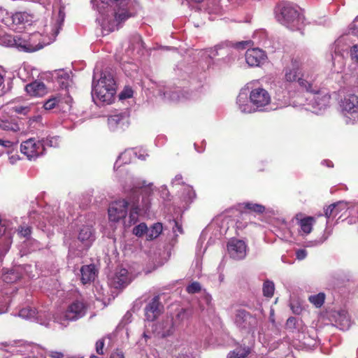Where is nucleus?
<instances>
[{"mask_svg": "<svg viewBox=\"0 0 358 358\" xmlns=\"http://www.w3.org/2000/svg\"><path fill=\"white\" fill-rule=\"evenodd\" d=\"M234 323L236 327L247 332L254 331L258 325L257 317L251 315L249 312L239 309L235 315Z\"/></svg>", "mask_w": 358, "mask_h": 358, "instance_id": "obj_14", "label": "nucleus"}, {"mask_svg": "<svg viewBox=\"0 0 358 358\" xmlns=\"http://www.w3.org/2000/svg\"><path fill=\"white\" fill-rule=\"evenodd\" d=\"M5 93V85L3 76L0 73V96Z\"/></svg>", "mask_w": 358, "mask_h": 358, "instance_id": "obj_62", "label": "nucleus"}, {"mask_svg": "<svg viewBox=\"0 0 358 358\" xmlns=\"http://www.w3.org/2000/svg\"><path fill=\"white\" fill-rule=\"evenodd\" d=\"M12 14L8 12L5 8L0 7V22L7 27H11Z\"/></svg>", "mask_w": 358, "mask_h": 358, "instance_id": "obj_44", "label": "nucleus"}, {"mask_svg": "<svg viewBox=\"0 0 358 358\" xmlns=\"http://www.w3.org/2000/svg\"><path fill=\"white\" fill-rule=\"evenodd\" d=\"M97 270L94 264L84 265L80 268L81 282L87 284L93 282L97 275Z\"/></svg>", "mask_w": 358, "mask_h": 358, "instance_id": "obj_24", "label": "nucleus"}, {"mask_svg": "<svg viewBox=\"0 0 358 358\" xmlns=\"http://www.w3.org/2000/svg\"><path fill=\"white\" fill-rule=\"evenodd\" d=\"M58 103L57 97H52L48 99L43 104V107L45 110H49L54 108Z\"/></svg>", "mask_w": 358, "mask_h": 358, "instance_id": "obj_51", "label": "nucleus"}, {"mask_svg": "<svg viewBox=\"0 0 358 358\" xmlns=\"http://www.w3.org/2000/svg\"><path fill=\"white\" fill-rule=\"evenodd\" d=\"M262 290L265 296L268 298L272 297L275 290V285L273 282L268 280L264 281Z\"/></svg>", "mask_w": 358, "mask_h": 358, "instance_id": "obj_42", "label": "nucleus"}, {"mask_svg": "<svg viewBox=\"0 0 358 358\" xmlns=\"http://www.w3.org/2000/svg\"><path fill=\"white\" fill-rule=\"evenodd\" d=\"M52 78L61 89H66L69 85L70 76L64 69L55 71Z\"/></svg>", "mask_w": 358, "mask_h": 358, "instance_id": "obj_27", "label": "nucleus"}, {"mask_svg": "<svg viewBox=\"0 0 358 358\" xmlns=\"http://www.w3.org/2000/svg\"><path fill=\"white\" fill-rule=\"evenodd\" d=\"M251 41H243L237 43L225 41L220 42L213 47L206 48L201 51V57H207L210 62L220 69L230 68L238 59L239 50L251 47Z\"/></svg>", "mask_w": 358, "mask_h": 358, "instance_id": "obj_3", "label": "nucleus"}, {"mask_svg": "<svg viewBox=\"0 0 358 358\" xmlns=\"http://www.w3.org/2000/svg\"><path fill=\"white\" fill-rule=\"evenodd\" d=\"M44 213L45 214L43 215H38L36 212H33L29 214L30 222L43 231L45 230L44 228L46 227V223L45 221H41V217L52 226L61 224L64 221V215H62L60 213L57 211V208L56 209V211L52 210L50 212V207H48Z\"/></svg>", "mask_w": 358, "mask_h": 358, "instance_id": "obj_11", "label": "nucleus"}, {"mask_svg": "<svg viewBox=\"0 0 358 358\" xmlns=\"http://www.w3.org/2000/svg\"><path fill=\"white\" fill-rule=\"evenodd\" d=\"M32 16L27 12H16L12 14L11 17V27L13 25H20L28 23L29 24L32 22Z\"/></svg>", "mask_w": 358, "mask_h": 358, "instance_id": "obj_31", "label": "nucleus"}, {"mask_svg": "<svg viewBox=\"0 0 358 358\" xmlns=\"http://www.w3.org/2000/svg\"><path fill=\"white\" fill-rule=\"evenodd\" d=\"M162 305L159 301V296H155L145 308V315L148 321L155 320L161 313Z\"/></svg>", "mask_w": 358, "mask_h": 358, "instance_id": "obj_21", "label": "nucleus"}, {"mask_svg": "<svg viewBox=\"0 0 358 358\" xmlns=\"http://www.w3.org/2000/svg\"><path fill=\"white\" fill-rule=\"evenodd\" d=\"M78 239L85 246L89 247L95 239L92 224L83 225L79 230Z\"/></svg>", "mask_w": 358, "mask_h": 358, "instance_id": "obj_23", "label": "nucleus"}, {"mask_svg": "<svg viewBox=\"0 0 358 358\" xmlns=\"http://www.w3.org/2000/svg\"><path fill=\"white\" fill-rule=\"evenodd\" d=\"M20 151L28 159H36L44 154V144H43L41 139L37 140L31 138L21 143Z\"/></svg>", "mask_w": 358, "mask_h": 358, "instance_id": "obj_13", "label": "nucleus"}, {"mask_svg": "<svg viewBox=\"0 0 358 358\" xmlns=\"http://www.w3.org/2000/svg\"><path fill=\"white\" fill-rule=\"evenodd\" d=\"M315 219L313 217H306L301 219L299 222L301 231L306 235L309 234L312 231Z\"/></svg>", "mask_w": 358, "mask_h": 358, "instance_id": "obj_37", "label": "nucleus"}, {"mask_svg": "<svg viewBox=\"0 0 358 358\" xmlns=\"http://www.w3.org/2000/svg\"><path fill=\"white\" fill-rule=\"evenodd\" d=\"M130 124V112L124 109L108 116V125L112 131H123Z\"/></svg>", "mask_w": 358, "mask_h": 358, "instance_id": "obj_15", "label": "nucleus"}, {"mask_svg": "<svg viewBox=\"0 0 358 358\" xmlns=\"http://www.w3.org/2000/svg\"><path fill=\"white\" fill-rule=\"evenodd\" d=\"M98 75L94 72L92 83V98L95 104L109 105L115 99L116 83L113 76L108 71Z\"/></svg>", "mask_w": 358, "mask_h": 358, "instance_id": "obj_5", "label": "nucleus"}, {"mask_svg": "<svg viewBox=\"0 0 358 358\" xmlns=\"http://www.w3.org/2000/svg\"><path fill=\"white\" fill-rule=\"evenodd\" d=\"M0 129L6 131H17L20 127L14 119L2 117L0 119Z\"/></svg>", "mask_w": 358, "mask_h": 358, "instance_id": "obj_34", "label": "nucleus"}, {"mask_svg": "<svg viewBox=\"0 0 358 358\" xmlns=\"http://www.w3.org/2000/svg\"><path fill=\"white\" fill-rule=\"evenodd\" d=\"M110 358H124V355L122 352H114L112 353Z\"/></svg>", "mask_w": 358, "mask_h": 358, "instance_id": "obj_64", "label": "nucleus"}, {"mask_svg": "<svg viewBox=\"0 0 358 358\" xmlns=\"http://www.w3.org/2000/svg\"><path fill=\"white\" fill-rule=\"evenodd\" d=\"M201 285L197 282H193L186 287V291L189 294L197 293L201 290Z\"/></svg>", "mask_w": 358, "mask_h": 358, "instance_id": "obj_50", "label": "nucleus"}, {"mask_svg": "<svg viewBox=\"0 0 358 358\" xmlns=\"http://www.w3.org/2000/svg\"><path fill=\"white\" fill-rule=\"evenodd\" d=\"M20 159L18 155H13L9 157V162L11 164H15Z\"/></svg>", "mask_w": 358, "mask_h": 358, "instance_id": "obj_63", "label": "nucleus"}, {"mask_svg": "<svg viewBox=\"0 0 358 358\" xmlns=\"http://www.w3.org/2000/svg\"><path fill=\"white\" fill-rule=\"evenodd\" d=\"M132 278L128 271L124 268H118L115 274L109 278V285L115 289H120L128 285Z\"/></svg>", "mask_w": 358, "mask_h": 358, "instance_id": "obj_19", "label": "nucleus"}, {"mask_svg": "<svg viewBox=\"0 0 358 358\" xmlns=\"http://www.w3.org/2000/svg\"><path fill=\"white\" fill-rule=\"evenodd\" d=\"M266 59L265 52L259 48L248 49L245 52V61L250 66H259Z\"/></svg>", "mask_w": 358, "mask_h": 358, "instance_id": "obj_20", "label": "nucleus"}, {"mask_svg": "<svg viewBox=\"0 0 358 358\" xmlns=\"http://www.w3.org/2000/svg\"><path fill=\"white\" fill-rule=\"evenodd\" d=\"M11 110L17 114L26 115L29 111V107L27 106H15L11 108Z\"/></svg>", "mask_w": 358, "mask_h": 358, "instance_id": "obj_52", "label": "nucleus"}, {"mask_svg": "<svg viewBox=\"0 0 358 358\" xmlns=\"http://www.w3.org/2000/svg\"><path fill=\"white\" fill-rule=\"evenodd\" d=\"M187 319V313L185 310H180L175 318L174 322H176V327L179 326L184 320Z\"/></svg>", "mask_w": 358, "mask_h": 358, "instance_id": "obj_48", "label": "nucleus"}, {"mask_svg": "<svg viewBox=\"0 0 358 358\" xmlns=\"http://www.w3.org/2000/svg\"><path fill=\"white\" fill-rule=\"evenodd\" d=\"M350 29L352 30V34L358 36V17H357L351 24Z\"/></svg>", "mask_w": 358, "mask_h": 358, "instance_id": "obj_61", "label": "nucleus"}, {"mask_svg": "<svg viewBox=\"0 0 358 358\" xmlns=\"http://www.w3.org/2000/svg\"><path fill=\"white\" fill-rule=\"evenodd\" d=\"M242 89L237 96L236 103L241 113H252L262 111L271 103V95L263 87Z\"/></svg>", "mask_w": 358, "mask_h": 358, "instance_id": "obj_4", "label": "nucleus"}, {"mask_svg": "<svg viewBox=\"0 0 358 358\" xmlns=\"http://www.w3.org/2000/svg\"><path fill=\"white\" fill-rule=\"evenodd\" d=\"M96 5L99 16L96 21L101 25L103 31L106 34L118 29V25L129 18L131 15L128 11L129 0H99ZM92 6L95 7L97 0H91Z\"/></svg>", "mask_w": 358, "mask_h": 358, "instance_id": "obj_2", "label": "nucleus"}, {"mask_svg": "<svg viewBox=\"0 0 358 358\" xmlns=\"http://www.w3.org/2000/svg\"><path fill=\"white\" fill-rule=\"evenodd\" d=\"M328 238V236L323 235L319 239H316L315 241H309L307 243L306 246L308 247H314L317 246L323 243Z\"/></svg>", "mask_w": 358, "mask_h": 358, "instance_id": "obj_54", "label": "nucleus"}, {"mask_svg": "<svg viewBox=\"0 0 358 358\" xmlns=\"http://www.w3.org/2000/svg\"><path fill=\"white\" fill-rule=\"evenodd\" d=\"M171 184L173 187L177 185L183 186L182 196L187 201H192L195 196V192L193 188L189 185H185L184 182L182 181V177L181 175H176L174 179H173Z\"/></svg>", "mask_w": 358, "mask_h": 358, "instance_id": "obj_25", "label": "nucleus"}, {"mask_svg": "<svg viewBox=\"0 0 358 358\" xmlns=\"http://www.w3.org/2000/svg\"><path fill=\"white\" fill-rule=\"evenodd\" d=\"M47 355L51 358H64V355L62 352L50 350L47 352Z\"/></svg>", "mask_w": 358, "mask_h": 358, "instance_id": "obj_58", "label": "nucleus"}, {"mask_svg": "<svg viewBox=\"0 0 358 358\" xmlns=\"http://www.w3.org/2000/svg\"><path fill=\"white\" fill-rule=\"evenodd\" d=\"M104 340L99 339L96 343V351L99 355H103Z\"/></svg>", "mask_w": 358, "mask_h": 358, "instance_id": "obj_57", "label": "nucleus"}, {"mask_svg": "<svg viewBox=\"0 0 358 358\" xmlns=\"http://www.w3.org/2000/svg\"><path fill=\"white\" fill-rule=\"evenodd\" d=\"M176 328V322L173 317H166L165 319L155 324L154 329L156 335L161 338H166L172 335Z\"/></svg>", "mask_w": 358, "mask_h": 358, "instance_id": "obj_18", "label": "nucleus"}, {"mask_svg": "<svg viewBox=\"0 0 358 358\" xmlns=\"http://www.w3.org/2000/svg\"><path fill=\"white\" fill-rule=\"evenodd\" d=\"M299 85L307 92L310 93L308 98L309 99L308 106L313 113H319L329 106L330 95L325 92L319 91L317 87L314 85L313 80H308L305 78V75L299 79Z\"/></svg>", "mask_w": 358, "mask_h": 358, "instance_id": "obj_8", "label": "nucleus"}, {"mask_svg": "<svg viewBox=\"0 0 358 358\" xmlns=\"http://www.w3.org/2000/svg\"><path fill=\"white\" fill-rule=\"evenodd\" d=\"M22 278V268L14 266L2 275L3 280L6 283H13Z\"/></svg>", "mask_w": 358, "mask_h": 358, "instance_id": "obj_29", "label": "nucleus"}, {"mask_svg": "<svg viewBox=\"0 0 358 358\" xmlns=\"http://www.w3.org/2000/svg\"><path fill=\"white\" fill-rule=\"evenodd\" d=\"M275 14L277 21L292 31L300 30L304 22L299 8L289 2L278 4Z\"/></svg>", "mask_w": 358, "mask_h": 358, "instance_id": "obj_7", "label": "nucleus"}, {"mask_svg": "<svg viewBox=\"0 0 358 358\" xmlns=\"http://www.w3.org/2000/svg\"><path fill=\"white\" fill-rule=\"evenodd\" d=\"M18 315L23 319L36 322L41 324L48 325V324L42 322L41 313L37 312L35 308L29 306L21 308Z\"/></svg>", "mask_w": 358, "mask_h": 358, "instance_id": "obj_22", "label": "nucleus"}, {"mask_svg": "<svg viewBox=\"0 0 358 358\" xmlns=\"http://www.w3.org/2000/svg\"><path fill=\"white\" fill-rule=\"evenodd\" d=\"M227 250L230 257L234 259H243L246 256L247 245L242 240L233 238L227 244Z\"/></svg>", "mask_w": 358, "mask_h": 358, "instance_id": "obj_17", "label": "nucleus"}, {"mask_svg": "<svg viewBox=\"0 0 358 358\" xmlns=\"http://www.w3.org/2000/svg\"><path fill=\"white\" fill-rule=\"evenodd\" d=\"M350 57L352 61L358 64V45H355L351 48Z\"/></svg>", "mask_w": 358, "mask_h": 358, "instance_id": "obj_56", "label": "nucleus"}, {"mask_svg": "<svg viewBox=\"0 0 358 358\" xmlns=\"http://www.w3.org/2000/svg\"><path fill=\"white\" fill-rule=\"evenodd\" d=\"M347 208V203L338 201L329 205L324 211L325 217L329 220L336 217L341 210Z\"/></svg>", "mask_w": 358, "mask_h": 358, "instance_id": "obj_30", "label": "nucleus"}, {"mask_svg": "<svg viewBox=\"0 0 358 358\" xmlns=\"http://www.w3.org/2000/svg\"><path fill=\"white\" fill-rule=\"evenodd\" d=\"M17 267L22 268V277L24 275L27 276L29 278L35 277V274L33 273V266L31 265H18Z\"/></svg>", "mask_w": 358, "mask_h": 358, "instance_id": "obj_47", "label": "nucleus"}, {"mask_svg": "<svg viewBox=\"0 0 358 358\" xmlns=\"http://www.w3.org/2000/svg\"><path fill=\"white\" fill-rule=\"evenodd\" d=\"M152 186V183L142 180L131 189H126L125 191L128 192V200H117L110 203L108 210L109 220L118 222L124 219L123 222L125 228L136 224L140 212L146 211L150 207L148 193L143 187L150 188Z\"/></svg>", "mask_w": 358, "mask_h": 358, "instance_id": "obj_1", "label": "nucleus"}, {"mask_svg": "<svg viewBox=\"0 0 358 358\" xmlns=\"http://www.w3.org/2000/svg\"><path fill=\"white\" fill-rule=\"evenodd\" d=\"M341 107L347 124L358 122V96L357 95L346 96L342 101Z\"/></svg>", "mask_w": 358, "mask_h": 358, "instance_id": "obj_12", "label": "nucleus"}, {"mask_svg": "<svg viewBox=\"0 0 358 358\" xmlns=\"http://www.w3.org/2000/svg\"><path fill=\"white\" fill-rule=\"evenodd\" d=\"M307 257V251L305 249H299L296 251V257L298 260H303Z\"/></svg>", "mask_w": 358, "mask_h": 358, "instance_id": "obj_59", "label": "nucleus"}, {"mask_svg": "<svg viewBox=\"0 0 358 358\" xmlns=\"http://www.w3.org/2000/svg\"><path fill=\"white\" fill-rule=\"evenodd\" d=\"M199 306L203 310H206L208 313L213 310L212 297L209 294L205 292L202 294L199 300Z\"/></svg>", "mask_w": 358, "mask_h": 358, "instance_id": "obj_39", "label": "nucleus"}, {"mask_svg": "<svg viewBox=\"0 0 358 358\" xmlns=\"http://www.w3.org/2000/svg\"><path fill=\"white\" fill-rule=\"evenodd\" d=\"M129 48L132 50H136L138 52L143 48V42L139 34H136L132 35L129 40Z\"/></svg>", "mask_w": 358, "mask_h": 358, "instance_id": "obj_40", "label": "nucleus"}, {"mask_svg": "<svg viewBox=\"0 0 358 358\" xmlns=\"http://www.w3.org/2000/svg\"><path fill=\"white\" fill-rule=\"evenodd\" d=\"M25 90L31 96H41L46 92L45 85L37 81L27 85Z\"/></svg>", "mask_w": 358, "mask_h": 358, "instance_id": "obj_26", "label": "nucleus"}, {"mask_svg": "<svg viewBox=\"0 0 358 358\" xmlns=\"http://www.w3.org/2000/svg\"><path fill=\"white\" fill-rule=\"evenodd\" d=\"M244 205L246 209L255 213H262L265 210V207L261 204L247 202Z\"/></svg>", "mask_w": 358, "mask_h": 358, "instance_id": "obj_46", "label": "nucleus"}, {"mask_svg": "<svg viewBox=\"0 0 358 358\" xmlns=\"http://www.w3.org/2000/svg\"><path fill=\"white\" fill-rule=\"evenodd\" d=\"M64 20V13L62 10H59L58 19L57 20L56 23L55 24L53 27L51 28V37H50L51 42H52L55 40L57 36L58 35V34L59 32V30L62 28Z\"/></svg>", "mask_w": 358, "mask_h": 358, "instance_id": "obj_36", "label": "nucleus"}, {"mask_svg": "<svg viewBox=\"0 0 358 358\" xmlns=\"http://www.w3.org/2000/svg\"><path fill=\"white\" fill-rule=\"evenodd\" d=\"M134 152L136 155H134V158H138L141 160H145L147 157H148V154L147 151L142 148L134 149Z\"/></svg>", "mask_w": 358, "mask_h": 358, "instance_id": "obj_53", "label": "nucleus"}, {"mask_svg": "<svg viewBox=\"0 0 358 358\" xmlns=\"http://www.w3.org/2000/svg\"><path fill=\"white\" fill-rule=\"evenodd\" d=\"M136 152L134 149H127L122 152L114 164V169L117 170L122 164H127L132 162Z\"/></svg>", "mask_w": 358, "mask_h": 358, "instance_id": "obj_28", "label": "nucleus"}, {"mask_svg": "<svg viewBox=\"0 0 358 358\" xmlns=\"http://www.w3.org/2000/svg\"><path fill=\"white\" fill-rule=\"evenodd\" d=\"M299 67L300 64L299 61L296 59H292L290 65L284 69V79L282 80H278L273 83V90L275 92L274 98L277 101H284L285 99L287 97L291 85L296 82V80L299 82V79L300 78V77L298 78ZM303 75H305V78L308 80L313 81L311 78L309 79L306 74L303 73L301 76ZM301 77L302 76H301Z\"/></svg>", "mask_w": 358, "mask_h": 358, "instance_id": "obj_6", "label": "nucleus"}, {"mask_svg": "<svg viewBox=\"0 0 358 358\" xmlns=\"http://www.w3.org/2000/svg\"><path fill=\"white\" fill-rule=\"evenodd\" d=\"M41 141L44 144L45 149V147L57 148L59 144V138L57 136H48L45 138H41Z\"/></svg>", "mask_w": 358, "mask_h": 358, "instance_id": "obj_41", "label": "nucleus"}, {"mask_svg": "<svg viewBox=\"0 0 358 358\" xmlns=\"http://www.w3.org/2000/svg\"><path fill=\"white\" fill-rule=\"evenodd\" d=\"M87 309V306L83 301L76 300L69 305L63 314L55 317V322L65 327L70 321H76L84 317Z\"/></svg>", "mask_w": 358, "mask_h": 358, "instance_id": "obj_9", "label": "nucleus"}, {"mask_svg": "<svg viewBox=\"0 0 358 358\" xmlns=\"http://www.w3.org/2000/svg\"><path fill=\"white\" fill-rule=\"evenodd\" d=\"M329 319L334 326L341 330H348L351 326V319L345 310H334L329 313Z\"/></svg>", "mask_w": 358, "mask_h": 358, "instance_id": "obj_16", "label": "nucleus"}, {"mask_svg": "<svg viewBox=\"0 0 358 358\" xmlns=\"http://www.w3.org/2000/svg\"><path fill=\"white\" fill-rule=\"evenodd\" d=\"M170 227L172 228L173 232L178 236V233L182 234V225L176 220L169 221Z\"/></svg>", "mask_w": 358, "mask_h": 358, "instance_id": "obj_49", "label": "nucleus"}, {"mask_svg": "<svg viewBox=\"0 0 358 358\" xmlns=\"http://www.w3.org/2000/svg\"><path fill=\"white\" fill-rule=\"evenodd\" d=\"M4 45L8 47H15L19 51L25 52H33L41 50L43 45L41 43L34 44L29 36L21 37L19 36H6L3 40Z\"/></svg>", "mask_w": 358, "mask_h": 358, "instance_id": "obj_10", "label": "nucleus"}, {"mask_svg": "<svg viewBox=\"0 0 358 358\" xmlns=\"http://www.w3.org/2000/svg\"><path fill=\"white\" fill-rule=\"evenodd\" d=\"M309 301L315 306L317 308L321 307L325 300V295L324 293H319L315 295H311L308 297Z\"/></svg>", "mask_w": 358, "mask_h": 358, "instance_id": "obj_43", "label": "nucleus"}, {"mask_svg": "<svg viewBox=\"0 0 358 358\" xmlns=\"http://www.w3.org/2000/svg\"><path fill=\"white\" fill-rule=\"evenodd\" d=\"M31 227H28V226L20 227L18 229V234L21 236H23V237L26 238L27 241L28 242L31 243L32 246L30 248V250H35L39 248V243L37 241H36V240H32V239L29 238V236L31 235Z\"/></svg>", "mask_w": 358, "mask_h": 358, "instance_id": "obj_35", "label": "nucleus"}, {"mask_svg": "<svg viewBox=\"0 0 358 358\" xmlns=\"http://www.w3.org/2000/svg\"><path fill=\"white\" fill-rule=\"evenodd\" d=\"M148 227L147 225L142 222L136 226H135L132 230L133 234L138 236L141 237L144 234L147 236Z\"/></svg>", "mask_w": 358, "mask_h": 358, "instance_id": "obj_45", "label": "nucleus"}, {"mask_svg": "<svg viewBox=\"0 0 358 358\" xmlns=\"http://www.w3.org/2000/svg\"><path fill=\"white\" fill-rule=\"evenodd\" d=\"M250 353V348L245 345H239L230 351L227 358H247Z\"/></svg>", "mask_w": 358, "mask_h": 358, "instance_id": "obj_33", "label": "nucleus"}, {"mask_svg": "<svg viewBox=\"0 0 358 358\" xmlns=\"http://www.w3.org/2000/svg\"><path fill=\"white\" fill-rule=\"evenodd\" d=\"M0 145L4 148H11L17 145L10 141L0 139Z\"/></svg>", "mask_w": 358, "mask_h": 358, "instance_id": "obj_60", "label": "nucleus"}, {"mask_svg": "<svg viewBox=\"0 0 358 358\" xmlns=\"http://www.w3.org/2000/svg\"><path fill=\"white\" fill-rule=\"evenodd\" d=\"M163 230V227L162 223L157 222L150 227V228H148L147 231V239L152 240L154 238H157Z\"/></svg>", "mask_w": 358, "mask_h": 358, "instance_id": "obj_38", "label": "nucleus"}, {"mask_svg": "<svg viewBox=\"0 0 358 358\" xmlns=\"http://www.w3.org/2000/svg\"><path fill=\"white\" fill-rule=\"evenodd\" d=\"M159 94L165 99L171 101H178L181 99L180 90L178 88L172 89L171 86H164L163 89H159Z\"/></svg>", "mask_w": 358, "mask_h": 358, "instance_id": "obj_32", "label": "nucleus"}, {"mask_svg": "<svg viewBox=\"0 0 358 358\" xmlns=\"http://www.w3.org/2000/svg\"><path fill=\"white\" fill-rule=\"evenodd\" d=\"M133 96V90L130 87H125L120 94V99H126Z\"/></svg>", "mask_w": 358, "mask_h": 358, "instance_id": "obj_55", "label": "nucleus"}]
</instances>
